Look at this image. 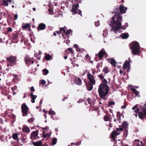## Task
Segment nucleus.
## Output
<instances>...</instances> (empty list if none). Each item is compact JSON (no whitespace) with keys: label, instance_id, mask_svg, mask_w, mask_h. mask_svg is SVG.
<instances>
[{"label":"nucleus","instance_id":"1","mask_svg":"<svg viewBox=\"0 0 146 146\" xmlns=\"http://www.w3.org/2000/svg\"><path fill=\"white\" fill-rule=\"evenodd\" d=\"M122 17L119 15H114L111 19L109 20L108 23L111 27L112 29L114 31H119L120 29L125 30L126 27L128 26L127 23H126L127 25L121 26V22L122 21Z\"/></svg>","mask_w":146,"mask_h":146},{"label":"nucleus","instance_id":"2","mask_svg":"<svg viewBox=\"0 0 146 146\" xmlns=\"http://www.w3.org/2000/svg\"><path fill=\"white\" fill-rule=\"evenodd\" d=\"M109 91V88L106 84L101 83L99 87L98 92L100 97L102 99H104Z\"/></svg>","mask_w":146,"mask_h":146},{"label":"nucleus","instance_id":"3","mask_svg":"<svg viewBox=\"0 0 146 146\" xmlns=\"http://www.w3.org/2000/svg\"><path fill=\"white\" fill-rule=\"evenodd\" d=\"M129 46L133 54L136 55L140 53V46L138 42L135 41L131 42L129 45Z\"/></svg>","mask_w":146,"mask_h":146},{"label":"nucleus","instance_id":"4","mask_svg":"<svg viewBox=\"0 0 146 146\" xmlns=\"http://www.w3.org/2000/svg\"><path fill=\"white\" fill-rule=\"evenodd\" d=\"M21 108L23 115L25 116L27 115L29 109L25 103H23L21 105Z\"/></svg>","mask_w":146,"mask_h":146},{"label":"nucleus","instance_id":"5","mask_svg":"<svg viewBox=\"0 0 146 146\" xmlns=\"http://www.w3.org/2000/svg\"><path fill=\"white\" fill-rule=\"evenodd\" d=\"M7 60L8 62L12 64L10 65L12 66L13 65L16 64L17 61V57L16 56H11L10 57L7 58Z\"/></svg>","mask_w":146,"mask_h":146},{"label":"nucleus","instance_id":"6","mask_svg":"<svg viewBox=\"0 0 146 146\" xmlns=\"http://www.w3.org/2000/svg\"><path fill=\"white\" fill-rule=\"evenodd\" d=\"M33 58H30L29 56L26 55L24 58V60L27 66H29L31 64H33L34 62Z\"/></svg>","mask_w":146,"mask_h":146},{"label":"nucleus","instance_id":"7","mask_svg":"<svg viewBox=\"0 0 146 146\" xmlns=\"http://www.w3.org/2000/svg\"><path fill=\"white\" fill-rule=\"evenodd\" d=\"M130 58H129V60H126L123 64L122 68L123 70H125L127 68V72H129V70L130 68Z\"/></svg>","mask_w":146,"mask_h":146},{"label":"nucleus","instance_id":"8","mask_svg":"<svg viewBox=\"0 0 146 146\" xmlns=\"http://www.w3.org/2000/svg\"><path fill=\"white\" fill-rule=\"evenodd\" d=\"M38 130L33 131L31 135V139L32 140L38 139L39 138V137L38 136Z\"/></svg>","mask_w":146,"mask_h":146},{"label":"nucleus","instance_id":"9","mask_svg":"<svg viewBox=\"0 0 146 146\" xmlns=\"http://www.w3.org/2000/svg\"><path fill=\"white\" fill-rule=\"evenodd\" d=\"M87 76L90 83L92 84H95L96 83V81L94 77L90 73L88 74Z\"/></svg>","mask_w":146,"mask_h":146},{"label":"nucleus","instance_id":"10","mask_svg":"<svg viewBox=\"0 0 146 146\" xmlns=\"http://www.w3.org/2000/svg\"><path fill=\"white\" fill-rule=\"evenodd\" d=\"M127 9V8L124 7L123 4H121L119 5V10L120 13L121 14H122L125 13Z\"/></svg>","mask_w":146,"mask_h":146},{"label":"nucleus","instance_id":"11","mask_svg":"<svg viewBox=\"0 0 146 146\" xmlns=\"http://www.w3.org/2000/svg\"><path fill=\"white\" fill-rule=\"evenodd\" d=\"M105 54V51L104 49L102 48L99 52L98 54V56L100 60H101ZM96 55L97 56V54H96Z\"/></svg>","mask_w":146,"mask_h":146},{"label":"nucleus","instance_id":"12","mask_svg":"<svg viewBox=\"0 0 146 146\" xmlns=\"http://www.w3.org/2000/svg\"><path fill=\"white\" fill-rule=\"evenodd\" d=\"M31 24H25L23 23L22 25V28L23 30H26L28 29V31L31 30V27L30 26Z\"/></svg>","mask_w":146,"mask_h":146},{"label":"nucleus","instance_id":"13","mask_svg":"<svg viewBox=\"0 0 146 146\" xmlns=\"http://www.w3.org/2000/svg\"><path fill=\"white\" fill-rule=\"evenodd\" d=\"M79 7V5L78 3L75 5H72V7L71 10V11L74 14L78 13H77V8Z\"/></svg>","mask_w":146,"mask_h":146},{"label":"nucleus","instance_id":"14","mask_svg":"<svg viewBox=\"0 0 146 146\" xmlns=\"http://www.w3.org/2000/svg\"><path fill=\"white\" fill-rule=\"evenodd\" d=\"M46 27V25L43 23L40 24L37 28V30L38 31L40 30H42L45 29Z\"/></svg>","mask_w":146,"mask_h":146},{"label":"nucleus","instance_id":"15","mask_svg":"<svg viewBox=\"0 0 146 146\" xmlns=\"http://www.w3.org/2000/svg\"><path fill=\"white\" fill-rule=\"evenodd\" d=\"M32 143L34 146H42L43 145H42V142L41 140L36 142H33Z\"/></svg>","mask_w":146,"mask_h":146},{"label":"nucleus","instance_id":"16","mask_svg":"<svg viewBox=\"0 0 146 146\" xmlns=\"http://www.w3.org/2000/svg\"><path fill=\"white\" fill-rule=\"evenodd\" d=\"M30 96L31 98V102L32 103L35 102V100L37 96L36 95H34L33 93H31L30 94Z\"/></svg>","mask_w":146,"mask_h":146},{"label":"nucleus","instance_id":"17","mask_svg":"<svg viewBox=\"0 0 146 146\" xmlns=\"http://www.w3.org/2000/svg\"><path fill=\"white\" fill-rule=\"evenodd\" d=\"M74 82L76 84L80 85L81 84L82 81L79 78H76L75 79Z\"/></svg>","mask_w":146,"mask_h":146},{"label":"nucleus","instance_id":"18","mask_svg":"<svg viewBox=\"0 0 146 146\" xmlns=\"http://www.w3.org/2000/svg\"><path fill=\"white\" fill-rule=\"evenodd\" d=\"M93 84L91 83H89L88 84L86 85V88L88 90L91 91L93 88Z\"/></svg>","mask_w":146,"mask_h":146},{"label":"nucleus","instance_id":"19","mask_svg":"<svg viewBox=\"0 0 146 146\" xmlns=\"http://www.w3.org/2000/svg\"><path fill=\"white\" fill-rule=\"evenodd\" d=\"M22 130L23 132L25 133H29L30 131V129L29 128L27 127H23Z\"/></svg>","mask_w":146,"mask_h":146},{"label":"nucleus","instance_id":"20","mask_svg":"<svg viewBox=\"0 0 146 146\" xmlns=\"http://www.w3.org/2000/svg\"><path fill=\"white\" fill-rule=\"evenodd\" d=\"M140 140L139 139H135L134 140L133 144L134 146H140L139 144Z\"/></svg>","mask_w":146,"mask_h":146},{"label":"nucleus","instance_id":"21","mask_svg":"<svg viewBox=\"0 0 146 146\" xmlns=\"http://www.w3.org/2000/svg\"><path fill=\"white\" fill-rule=\"evenodd\" d=\"M121 37L123 39H126L128 38L129 35L128 33H122L121 35Z\"/></svg>","mask_w":146,"mask_h":146},{"label":"nucleus","instance_id":"22","mask_svg":"<svg viewBox=\"0 0 146 146\" xmlns=\"http://www.w3.org/2000/svg\"><path fill=\"white\" fill-rule=\"evenodd\" d=\"M111 62H110L111 64L114 67H115L116 64V62L115 60L113 58H111Z\"/></svg>","mask_w":146,"mask_h":146},{"label":"nucleus","instance_id":"23","mask_svg":"<svg viewBox=\"0 0 146 146\" xmlns=\"http://www.w3.org/2000/svg\"><path fill=\"white\" fill-rule=\"evenodd\" d=\"M131 90L136 96H137L139 94V92L134 88H132L131 89Z\"/></svg>","mask_w":146,"mask_h":146},{"label":"nucleus","instance_id":"24","mask_svg":"<svg viewBox=\"0 0 146 146\" xmlns=\"http://www.w3.org/2000/svg\"><path fill=\"white\" fill-rule=\"evenodd\" d=\"M12 137L14 140L17 141L19 140V139L18 137V135L17 133L13 134L12 135Z\"/></svg>","mask_w":146,"mask_h":146},{"label":"nucleus","instance_id":"25","mask_svg":"<svg viewBox=\"0 0 146 146\" xmlns=\"http://www.w3.org/2000/svg\"><path fill=\"white\" fill-rule=\"evenodd\" d=\"M117 133V132H116L115 130H113V131L111 134V137L113 139H114L115 138V135H116V134Z\"/></svg>","mask_w":146,"mask_h":146},{"label":"nucleus","instance_id":"26","mask_svg":"<svg viewBox=\"0 0 146 146\" xmlns=\"http://www.w3.org/2000/svg\"><path fill=\"white\" fill-rule=\"evenodd\" d=\"M114 12L115 13L117 14H116V15H119V8H118L117 7H115L114 10Z\"/></svg>","mask_w":146,"mask_h":146},{"label":"nucleus","instance_id":"27","mask_svg":"<svg viewBox=\"0 0 146 146\" xmlns=\"http://www.w3.org/2000/svg\"><path fill=\"white\" fill-rule=\"evenodd\" d=\"M45 59L46 60H49L51 58V56L49 54H47L45 56Z\"/></svg>","mask_w":146,"mask_h":146},{"label":"nucleus","instance_id":"28","mask_svg":"<svg viewBox=\"0 0 146 146\" xmlns=\"http://www.w3.org/2000/svg\"><path fill=\"white\" fill-rule=\"evenodd\" d=\"M13 76L14 77V78L13 79V80L14 82H15L16 81L18 80V76L17 74H13Z\"/></svg>","mask_w":146,"mask_h":146},{"label":"nucleus","instance_id":"29","mask_svg":"<svg viewBox=\"0 0 146 146\" xmlns=\"http://www.w3.org/2000/svg\"><path fill=\"white\" fill-rule=\"evenodd\" d=\"M103 72H104L105 74H107L108 73V67L105 66L103 70Z\"/></svg>","mask_w":146,"mask_h":146},{"label":"nucleus","instance_id":"30","mask_svg":"<svg viewBox=\"0 0 146 146\" xmlns=\"http://www.w3.org/2000/svg\"><path fill=\"white\" fill-rule=\"evenodd\" d=\"M57 141V139L56 138H53L52 141V144L53 145H55Z\"/></svg>","mask_w":146,"mask_h":146},{"label":"nucleus","instance_id":"31","mask_svg":"<svg viewBox=\"0 0 146 146\" xmlns=\"http://www.w3.org/2000/svg\"><path fill=\"white\" fill-rule=\"evenodd\" d=\"M49 73V71L46 69H44L43 70V74L44 75H46Z\"/></svg>","mask_w":146,"mask_h":146},{"label":"nucleus","instance_id":"32","mask_svg":"<svg viewBox=\"0 0 146 146\" xmlns=\"http://www.w3.org/2000/svg\"><path fill=\"white\" fill-rule=\"evenodd\" d=\"M3 5L5 6H8V3L7 0H3Z\"/></svg>","mask_w":146,"mask_h":146},{"label":"nucleus","instance_id":"33","mask_svg":"<svg viewBox=\"0 0 146 146\" xmlns=\"http://www.w3.org/2000/svg\"><path fill=\"white\" fill-rule=\"evenodd\" d=\"M65 28H66V26H64V27L63 28H60V30L61 33H62V32L64 33H65L66 31Z\"/></svg>","mask_w":146,"mask_h":146},{"label":"nucleus","instance_id":"34","mask_svg":"<svg viewBox=\"0 0 146 146\" xmlns=\"http://www.w3.org/2000/svg\"><path fill=\"white\" fill-rule=\"evenodd\" d=\"M0 15L2 17H6L7 15V14L5 12H1L0 13Z\"/></svg>","mask_w":146,"mask_h":146},{"label":"nucleus","instance_id":"35","mask_svg":"<svg viewBox=\"0 0 146 146\" xmlns=\"http://www.w3.org/2000/svg\"><path fill=\"white\" fill-rule=\"evenodd\" d=\"M18 37V34H14L13 36V38L14 40H16L17 39Z\"/></svg>","mask_w":146,"mask_h":146},{"label":"nucleus","instance_id":"36","mask_svg":"<svg viewBox=\"0 0 146 146\" xmlns=\"http://www.w3.org/2000/svg\"><path fill=\"white\" fill-rule=\"evenodd\" d=\"M122 125L124 128H125L127 126V122L125 121H123L122 123Z\"/></svg>","mask_w":146,"mask_h":146},{"label":"nucleus","instance_id":"37","mask_svg":"<svg viewBox=\"0 0 146 146\" xmlns=\"http://www.w3.org/2000/svg\"><path fill=\"white\" fill-rule=\"evenodd\" d=\"M72 32V31L70 29L67 30L66 31H65V33L67 35L70 34L71 32Z\"/></svg>","mask_w":146,"mask_h":146},{"label":"nucleus","instance_id":"38","mask_svg":"<svg viewBox=\"0 0 146 146\" xmlns=\"http://www.w3.org/2000/svg\"><path fill=\"white\" fill-rule=\"evenodd\" d=\"M74 46L76 48L77 51H79L80 50V48H79L78 46L76 44H74Z\"/></svg>","mask_w":146,"mask_h":146},{"label":"nucleus","instance_id":"39","mask_svg":"<svg viewBox=\"0 0 146 146\" xmlns=\"http://www.w3.org/2000/svg\"><path fill=\"white\" fill-rule=\"evenodd\" d=\"M69 51V52L71 53V54H73V53L74 51L73 50V49L71 48H68L66 49V52H67V51Z\"/></svg>","mask_w":146,"mask_h":146},{"label":"nucleus","instance_id":"40","mask_svg":"<svg viewBox=\"0 0 146 146\" xmlns=\"http://www.w3.org/2000/svg\"><path fill=\"white\" fill-rule=\"evenodd\" d=\"M87 101L88 102V103L90 104V106H92L91 103L92 101H91V99L90 98H88L86 99Z\"/></svg>","mask_w":146,"mask_h":146},{"label":"nucleus","instance_id":"41","mask_svg":"<svg viewBox=\"0 0 146 146\" xmlns=\"http://www.w3.org/2000/svg\"><path fill=\"white\" fill-rule=\"evenodd\" d=\"M104 119L106 121H108L109 119V117L107 115H105L104 117Z\"/></svg>","mask_w":146,"mask_h":146},{"label":"nucleus","instance_id":"42","mask_svg":"<svg viewBox=\"0 0 146 146\" xmlns=\"http://www.w3.org/2000/svg\"><path fill=\"white\" fill-rule=\"evenodd\" d=\"M123 135L125 137H126L127 136L128 134V131L127 130H125L123 132Z\"/></svg>","mask_w":146,"mask_h":146},{"label":"nucleus","instance_id":"43","mask_svg":"<svg viewBox=\"0 0 146 146\" xmlns=\"http://www.w3.org/2000/svg\"><path fill=\"white\" fill-rule=\"evenodd\" d=\"M48 113L49 115H54L55 114V112L52 110H50L49 111Z\"/></svg>","mask_w":146,"mask_h":146},{"label":"nucleus","instance_id":"44","mask_svg":"<svg viewBox=\"0 0 146 146\" xmlns=\"http://www.w3.org/2000/svg\"><path fill=\"white\" fill-rule=\"evenodd\" d=\"M6 30L8 33L11 32L12 31V28L11 27H9L6 28Z\"/></svg>","mask_w":146,"mask_h":146},{"label":"nucleus","instance_id":"45","mask_svg":"<svg viewBox=\"0 0 146 146\" xmlns=\"http://www.w3.org/2000/svg\"><path fill=\"white\" fill-rule=\"evenodd\" d=\"M34 121V119L33 118H31L28 120V122L29 123H32Z\"/></svg>","mask_w":146,"mask_h":146},{"label":"nucleus","instance_id":"46","mask_svg":"<svg viewBox=\"0 0 146 146\" xmlns=\"http://www.w3.org/2000/svg\"><path fill=\"white\" fill-rule=\"evenodd\" d=\"M121 114L120 112L119 111L117 112V117L119 118H121Z\"/></svg>","mask_w":146,"mask_h":146},{"label":"nucleus","instance_id":"47","mask_svg":"<svg viewBox=\"0 0 146 146\" xmlns=\"http://www.w3.org/2000/svg\"><path fill=\"white\" fill-rule=\"evenodd\" d=\"M115 104V102L114 101H110L109 102L108 104V105L109 106H110L111 105H114Z\"/></svg>","mask_w":146,"mask_h":146},{"label":"nucleus","instance_id":"48","mask_svg":"<svg viewBox=\"0 0 146 146\" xmlns=\"http://www.w3.org/2000/svg\"><path fill=\"white\" fill-rule=\"evenodd\" d=\"M98 77L100 78V79L101 80H103L104 79V76L103 75V74H100L98 76Z\"/></svg>","mask_w":146,"mask_h":146},{"label":"nucleus","instance_id":"49","mask_svg":"<svg viewBox=\"0 0 146 146\" xmlns=\"http://www.w3.org/2000/svg\"><path fill=\"white\" fill-rule=\"evenodd\" d=\"M102 83H103L104 84H107V80L104 78V79H103V80H102Z\"/></svg>","mask_w":146,"mask_h":146},{"label":"nucleus","instance_id":"50","mask_svg":"<svg viewBox=\"0 0 146 146\" xmlns=\"http://www.w3.org/2000/svg\"><path fill=\"white\" fill-rule=\"evenodd\" d=\"M45 133V131H43L42 132V135L43 138H45L46 137H47V136L46 135V134H45L44 133Z\"/></svg>","mask_w":146,"mask_h":146},{"label":"nucleus","instance_id":"51","mask_svg":"<svg viewBox=\"0 0 146 146\" xmlns=\"http://www.w3.org/2000/svg\"><path fill=\"white\" fill-rule=\"evenodd\" d=\"M81 144V141H78L75 143V145L76 146H79Z\"/></svg>","mask_w":146,"mask_h":146},{"label":"nucleus","instance_id":"52","mask_svg":"<svg viewBox=\"0 0 146 146\" xmlns=\"http://www.w3.org/2000/svg\"><path fill=\"white\" fill-rule=\"evenodd\" d=\"M72 61V64L73 65V67H74V66H79V65L78 64H75L74 63H73V61H72V59L71 58L70 59Z\"/></svg>","mask_w":146,"mask_h":146},{"label":"nucleus","instance_id":"53","mask_svg":"<svg viewBox=\"0 0 146 146\" xmlns=\"http://www.w3.org/2000/svg\"><path fill=\"white\" fill-rule=\"evenodd\" d=\"M94 24L96 27H98L99 25V22L98 21H96L94 23Z\"/></svg>","mask_w":146,"mask_h":146},{"label":"nucleus","instance_id":"54","mask_svg":"<svg viewBox=\"0 0 146 146\" xmlns=\"http://www.w3.org/2000/svg\"><path fill=\"white\" fill-rule=\"evenodd\" d=\"M138 105H136L135 106H133V107L132 108V109L133 110H134L135 109L137 108L138 107Z\"/></svg>","mask_w":146,"mask_h":146},{"label":"nucleus","instance_id":"55","mask_svg":"<svg viewBox=\"0 0 146 146\" xmlns=\"http://www.w3.org/2000/svg\"><path fill=\"white\" fill-rule=\"evenodd\" d=\"M18 18V15L17 14L15 15H14V19L16 20Z\"/></svg>","mask_w":146,"mask_h":146},{"label":"nucleus","instance_id":"56","mask_svg":"<svg viewBox=\"0 0 146 146\" xmlns=\"http://www.w3.org/2000/svg\"><path fill=\"white\" fill-rule=\"evenodd\" d=\"M31 90L32 92H34L35 91V90L33 86H32L31 87Z\"/></svg>","mask_w":146,"mask_h":146},{"label":"nucleus","instance_id":"57","mask_svg":"<svg viewBox=\"0 0 146 146\" xmlns=\"http://www.w3.org/2000/svg\"><path fill=\"white\" fill-rule=\"evenodd\" d=\"M46 83V81L44 80H42L41 83L44 85Z\"/></svg>","mask_w":146,"mask_h":146},{"label":"nucleus","instance_id":"58","mask_svg":"<svg viewBox=\"0 0 146 146\" xmlns=\"http://www.w3.org/2000/svg\"><path fill=\"white\" fill-rule=\"evenodd\" d=\"M100 64L99 63H98L97 64V65L96 66V68L98 69L99 70L100 68Z\"/></svg>","mask_w":146,"mask_h":146},{"label":"nucleus","instance_id":"59","mask_svg":"<svg viewBox=\"0 0 146 146\" xmlns=\"http://www.w3.org/2000/svg\"><path fill=\"white\" fill-rule=\"evenodd\" d=\"M80 15L82 16L81 13L82 11H81L78 10V12H77Z\"/></svg>","mask_w":146,"mask_h":146},{"label":"nucleus","instance_id":"60","mask_svg":"<svg viewBox=\"0 0 146 146\" xmlns=\"http://www.w3.org/2000/svg\"><path fill=\"white\" fill-rule=\"evenodd\" d=\"M56 33H57V34L58 35H60L61 34V32L60 31H56Z\"/></svg>","mask_w":146,"mask_h":146},{"label":"nucleus","instance_id":"61","mask_svg":"<svg viewBox=\"0 0 146 146\" xmlns=\"http://www.w3.org/2000/svg\"><path fill=\"white\" fill-rule=\"evenodd\" d=\"M46 135L47 136V137L48 138L50 137V134L49 133H47L46 134Z\"/></svg>","mask_w":146,"mask_h":146},{"label":"nucleus","instance_id":"62","mask_svg":"<svg viewBox=\"0 0 146 146\" xmlns=\"http://www.w3.org/2000/svg\"><path fill=\"white\" fill-rule=\"evenodd\" d=\"M27 97V94L25 93H24V94L23 98H26Z\"/></svg>","mask_w":146,"mask_h":146},{"label":"nucleus","instance_id":"63","mask_svg":"<svg viewBox=\"0 0 146 146\" xmlns=\"http://www.w3.org/2000/svg\"><path fill=\"white\" fill-rule=\"evenodd\" d=\"M126 104H125L124 105V106H122L121 108L123 109H125L126 108Z\"/></svg>","mask_w":146,"mask_h":146},{"label":"nucleus","instance_id":"64","mask_svg":"<svg viewBox=\"0 0 146 146\" xmlns=\"http://www.w3.org/2000/svg\"><path fill=\"white\" fill-rule=\"evenodd\" d=\"M42 129H43V130H46L47 129V127L46 126L44 128L42 127Z\"/></svg>","mask_w":146,"mask_h":146}]
</instances>
